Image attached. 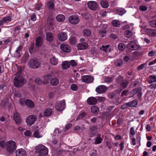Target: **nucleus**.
Listing matches in <instances>:
<instances>
[{"mask_svg": "<svg viewBox=\"0 0 156 156\" xmlns=\"http://www.w3.org/2000/svg\"><path fill=\"white\" fill-rule=\"evenodd\" d=\"M22 72V68H19L15 74V76L13 80L14 86L16 87H21L26 83V80L21 75Z\"/></svg>", "mask_w": 156, "mask_h": 156, "instance_id": "nucleus-1", "label": "nucleus"}, {"mask_svg": "<svg viewBox=\"0 0 156 156\" xmlns=\"http://www.w3.org/2000/svg\"><path fill=\"white\" fill-rule=\"evenodd\" d=\"M6 150L9 154H12L16 150L17 147L15 141L10 140L7 142L5 145Z\"/></svg>", "mask_w": 156, "mask_h": 156, "instance_id": "nucleus-2", "label": "nucleus"}, {"mask_svg": "<svg viewBox=\"0 0 156 156\" xmlns=\"http://www.w3.org/2000/svg\"><path fill=\"white\" fill-rule=\"evenodd\" d=\"M37 153L40 156H44L47 155L48 153V149L43 145H39L37 149Z\"/></svg>", "mask_w": 156, "mask_h": 156, "instance_id": "nucleus-3", "label": "nucleus"}, {"mask_svg": "<svg viewBox=\"0 0 156 156\" xmlns=\"http://www.w3.org/2000/svg\"><path fill=\"white\" fill-rule=\"evenodd\" d=\"M29 66L34 69H37L40 66L41 63L36 58L31 59L28 62Z\"/></svg>", "mask_w": 156, "mask_h": 156, "instance_id": "nucleus-4", "label": "nucleus"}, {"mask_svg": "<svg viewBox=\"0 0 156 156\" xmlns=\"http://www.w3.org/2000/svg\"><path fill=\"white\" fill-rule=\"evenodd\" d=\"M37 117L34 115H31L29 116L26 119V122L27 125L30 126L34 124L36 120Z\"/></svg>", "mask_w": 156, "mask_h": 156, "instance_id": "nucleus-5", "label": "nucleus"}, {"mask_svg": "<svg viewBox=\"0 0 156 156\" xmlns=\"http://www.w3.org/2000/svg\"><path fill=\"white\" fill-rule=\"evenodd\" d=\"M65 102L63 101H57L55 104V108L56 110L61 111L65 108Z\"/></svg>", "mask_w": 156, "mask_h": 156, "instance_id": "nucleus-6", "label": "nucleus"}, {"mask_svg": "<svg viewBox=\"0 0 156 156\" xmlns=\"http://www.w3.org/2000/svg\"><path fill=\"white\" fill-rule=\"evenodd\" d=\"M79 17L76 15H72L68 18L69 22L71 24L76 25L77 24L80 22Z\"/></svg>", "mask_w": 156, "mask_h": 156, "instance_id": "nucleus-7", "label": "nucleus"}, {"mask_svg": "<svg viewBox=\"0 0 156 156\" xmlns=\"http://www.w3.org/2000/svg\"><path fill=\"white\" fill-rule=\"evenodd\" d=\"M82 81L87 83H92L94 80V77L89 75H84L81 77Z\"/></svg>", "mask_w": 156, "mask_h": 156, "instance_id": "nucleus-8", "label": "nucleus"}, {"mask_svg": "<svg viewBox=\"0 0 156 156\" xmlns=\"http://www.w3.org/2000/svg\"><path fill=\"white\" fill-rule=\"evenodd\" d=\"M61 50L66 53H69L71 51V49L69 46L66 44L62 43L60 45Z\"/></svg>", "mask_w": 156, "mask_h": 156, "instance_id": "nucleus-9", "label": "nucleus"}, {"mask_svg": "<svg viewBox=\"0 0 156 156\" xmlns=\"http://www.w3.org/2000/svg\"><path fill=\"white\" fill-rule=\"evenodd\" d=\"M137 97L139 98V100L138 101H137V105L138 103L140 105H141L143 104V102L142 101L141 97L142 95V88L139 87L137 88Z\"/></svg>", "mask_w": 156, "mask_h": 156, "instance_id": "nucleus-10", "label": "nucleus"}, {"mask_svg": "<svg viewBox=\"0 0 156 156\" xmlns=\"http://www.w3.org/2000/svg\"><path fill=\"white\" fill-rule=\"evenodd\" d=\"M89 8L92 10H95L97 8V4L96 2L94 1H90L87 3Z\"/></svg>", "mask_w": 156, "mask_h": 156, "instance_id": "nucleus-11", "label": "nucleus"}, {"mask_svg": "<svg viewBox=\"0 0 156 156\" xmlns=\"http://www.w3.org/2000/svg\"><path fill=\"white\" fill-rule=\"evenodd\" d=\"M106 87L104 85H101L98 86L95 89L96 91L99 94H102L106 91Z\"/></svg>", "mask_w": 156, "mask_h": 156, "instance_id": "nucleus-12", "label": "nucleus"}, {"mask_svg": "<svg viewBox=\"0 0 156 156\" xmlns=\"http://www.w3.org/2000/svg\"><path fill=\"white\" fill-rule=\"evenodd\" d=\"M43 37L41 36H38L35 39V45L37 47H39L42 46L43 44Z\"/></svg>", "mask_w": 156, "mask_h": 156, "instance_id": "nucleus-13", "label": "nucleus"}, {"mask_svg": "<svg viewBox=\"0 0 156 156\" xmlns=\"http://www.w3.org/2000/svg\"><path fill=\"white\" fill-rule=\"evenodd\" d=\"M13 117L14 120L16 124L19 125L20 124L21 122V119L19 113L17 112L14 113Z\"/></svg>", "mask_w": 156, "mask_h": 156, "instance_id": "nucleus-14", "label": "nucleus"}, {"mask_svg": "<svg viewBox=\"0 0 156 156\" xmlns=\"http://www.w3.org/2000/svg\"><path fill=\"white\" fill-rule=\"evenodd\" d=\"M16 156H27V153L25 150L23 148L17 149L16 151Z\"/></svg>", "mask_w": 156, "mask_h": 156, "instance_id": "nucleus-15", "label": "nucleus"}, {"mask_svg": "<svg viewBox=\"0 0 156 156\" xmlns=\"http://www.w3.org/2000/svg\"><path fill=\"white\" fill-rule=\"evenodd\" d=\"M76 47L78 50H84L87 48L88 47V44L86 42H83L78 43L76 45Z\"/></svg>", "mask_w": 156, "mask_h": 156, "instance_id": "nucleus-16", "label": "nucleus"}, {"mask_svg": "<svg viewBox=\"0 0 156 156\" xmlns=\"http://www.w3.org/2000/svg\"><path fill=\"white\" fill-rule=\"evenodd\" d=\"M58 37L60 41H63L67 39V35L66 33L62 32L58 34Z\"/></svg>", "mask_w": 156, "mask_h": 156, "instance_id": "nucleus-17", "label": "nucleus"}, {"mask_svg": "<svg viewBox=\"0 0 156 156\" xmlns=\"http://www.w3.org/2000/svg\"><path fill=\"white\" fill-rule=\"evenodd\" d=\"M127 48L132 50H136V43L134 41H131L126 45Z\"/></svg>", "mask_w": 156, "mask_h": 156, "instance_id": "nucleus-18", "label": "nucleus"}, {"mask_svg": "<svg viewBox=\"0 0 156 156\" xmlns=\"http://www.w3.org/2000/svg\"><path fill=\"white\" fill-rule=\"evenodd\" d=\"M27 107L30 109L33 108L35 106L34 102L29 99L26 100V105Z\"/></svg>", "mask_w": 156, "mask_h": 156, "instance_id": "nucleus-19", "label": "nucleus"}, {"mask_svg": "<svg viewBox=\"0 0 156 156\" xmlns=\"http://www.w3.org/2000/svg\"><path fill=\"white\" fill-rule=\"evenodd\" d=\"M87 103L89 105H95L97 102V99L95 97H91L87 99Z\"/></svg>", "mask_w": 156, "mask_h": 156, "instance_id": "nucleus-20", "label": "nucleus"}, {"mask_svg": "<svg viewBox=\"0 0 156 156\" xmlns=\"http://www.w3.org/2000/svg\"><path fill=\"white\" fill-rule=\"evenodd\" d=\"M54 39L53 34L51 32H47L46 33V40L49 42H52Z\"/></svg>", "mask_w": 156, "mask_h": 156, "instance_id": "nucleus-21", "label": "nucleus"}, {"mask_svg": "<svg viewBox=\"0 0 156 156\" xmlns=\"http://www.w3.org/2000/svg\"><path fill=\"white\" fill-rule=\"evenodd\" d=\"M147 81L149 84L156 82V76L154 75H150L147 79Z\"/></svg>", "mask_w": 156, "mask_h": 156, "instance_id": "nucleus-22", "label": "nucleus"}, {"mask_svg": "<svg viewBox=\"0 0 156 156\" xmlns=\"http://www.w3.org/2000/svg\"><path fill=\"white\" fill-rule=\"evenodd\" d=\"M58 59L56 58L55 56H52L50 59V62L52 65L55 66L58 64Z\"/></svg>", "mask_w": 156, "mask_h": 156, "instance_id": "nucleus-23", "label": "nucleus"}, {"mask_svg": "<svg viewBox=\"0 0 156 156\" xmlns=\"http://www.w3.org/2000/svg\"><path fill=\"white\" fill-rule=\"evenodd\" d=\"M146 32L149 36H151L152 37L156 36V30L147 29L146 30Z\"/></svg>", "mask_w": 156, "mask_h": 156, "instance_id": "nucleus-24", "label": "nucleus"}, {"mask_svg": "<svg viewBox=\"0 0 156 156\" xmlns=\"http://www.w3.org/2000/svg\"><path fill=\"white\" fill-rule=\"evenodd\" d=\"M54 1V0H51L48 2L47 5L49 9L52 10L54 8L55 5Z\"/></svg>", "mask_w": 156, "mask_h": 156, "instance_id": "nucleus-25", "label": "nucleus"}, {"mask_svg": "<svg viewBox=\"0 0 156 156\" xmlns=\"http://www.w3.org/2000/svg\"><path fill=\"white\" fill-rule=\"evenodd\" d=\"M101 135L100 134H98L97 135L95 141V144H100L103 141V138L101 137Z\"/></svg>", "mask_w": 156, "mask_h": 156, "instance_id": "nucleus-26", "label": "nucleus"}, {"mask_svg": "<svg viewBox=\"0 0 156 156\" xmlns=\"http://www.w3.org/2000/svg\"><path fill=\"white\" fill-rule=\"evenodd\" d=\"M59 83L58 79L56 77H54L51 79L50 81V84L53 86L57 85Z\"/></svg>", "mask_w": 156, "mask_h": 156, "instance_id": "nucleus-27", "label": "nucleus"}, {"mask_svg": "<svg viewBox=\"0 0 156 156\" xmlns=\"http://www.w3.org/2000/svg\"><path fill=\"white\" fill-rule=\"evenodd\" d=\"M52 77V74H51L48 73L44 75L43 76V78L44 79V82L46 83H48Z\"/></svg>", "mask_w": 156, "mask_h": 156, "instance_id": "nucleus-28", "label": "nucleus"}, {"mask_svg": "<svg viewBox=\"0 0 156 156\" xmlns=\"http://www.w3.org/2000/svg\"><path fill=\"white\" fill-rule=\"evenodd\" d=\"M83 33L84 36L87 37L90 36L91 34L90 30L88 29H85L83 31Z\"/></svg>", "mask_w": 156, "mask_h": 156, "instance_id": "nucleus-29", "label": "nucleus"}, {"mask_svg": "<svg viewBox=\"0 0 156 156\" xmlns=\"http://www.w3.org/2000/svg\"><path fill=\"white\" fill-rule=\"evenodd\" d=\"M101 7L104 8H107L109 6L108 2L106 0H102L100 2Z\"/></svg>", "mask_w": 156, "mask_h": 156, "instance_id": "nucleus-30", "label": "nucleus"}, {"mask_svg": "<svg viewBox=\"0 0 156 156\" xmlns=\"http://www.w3.org/2000/svg\"><path fill=\"white\" fill-rule=\"evenodd\" d=\"M65 16L62 14H59L56 17L57 20L59 22L63 21L65 20Z\"/></svg>", "mask_w": 156, "mask_h": 156, "instance_id": "nucleus-31", "label": "nucleus"}, {"mask_svg": "<svg viewBox=\"0 0 156 156\" xmlns=\"http://www.w3.org/2000/svg\"><path fill=\"white\" fill-rule=\"evenodd\" d=\"M116 12L118 15L122 16L126 12V11L124 9L119 8L116 10Z\"/></svg>", "mask_w": 156, "mask_h": 156, "instance_id": "nucleus-32", "label": "nucleus"}, {"mask_svg": "<svg viewBox=\"0 0 156 156\" xmlns=\"http://www.w3.org/2000/svg\"><path fill=\"white\" fill-rule=\"evenodd\" d=\"M114 63L116 66L119 67L122 65L123 61L121 59H117L115 61Z\"/></svg>", "mask_w": 156, "mask_h": 156, "instance_id": "nucleus-33", "label": "nucleus"}, {"mask_svg": "<svg viewBox=\"0 0 156 156\" xmlns=\"http://www.w3.org/2000/svg\"><path fill=\"white\" fill-rule=\"evenodd\" d=\"M70 66L69 62L67 61L63 62L62 64V67L64 69H67Z\"/></svg>", "mask_w": 156, "mask_h": 156, "instance_id": "nucleus-34", "label": "nucleus"}, {"mask_svg": "<svg viewBox=\"0 0 156 156\" xmlns=\"http://www.w3.org/2000/svg\"><path fill=\"white\" fill-rule=\"evenodd\" d=\"M52 112L51 109H46L44 112V115L45 116L47 117L50 115L52 114Z\"/></svg>", "mask_w": 156, "mask_h": 156, "instance_id": "nucleus-35", "label": "nucleus"}, {"mask_svg": "<svg viewBox=\"0 0 156 156\" xmlns=\"http://www.w3.org/2000/svg\"><path fill=\"white\" fill-rule=\"evenodd\" d=\"M33 136L34 137L39 138L42 137V135L40 134L39 130H37L34 132Z\"/></svg>", "mask_w": 156, "mask_h": 156, "instance_id": "nucleus-36", "label": "nucleus"}, {"mask_svg": "<svg viewBox=\"0 0 156 156\" xmlns=\"http://www.w3.org/2000/svg\"><path fill=\"white\" fill-rule=\"evenodd\" d=\"M124 35L125 37L127 38H130L133 35V32L131 30H127L125 31Z\"/></svg>", "mask_w": 156, "mask_h": 156, "instance_id": "nucleus-37", "label": "nucleus"}, {"mask_svg": "<svg viewBox=\"0 0 156 156\" xmlns=\"http://www.w3.org/2000/svg\"><path fill=\"white\" fill-rule=\"evenodd\" d=\"M91 111L92 113L95 114L98 112L99 109L98 106H93L91 108Z\"/></svg>", "mask_w": 156, "mask_h": 156, "instance_id": "nucleus-38", "label": "nucleus"}, {"mask_svg": "<svg viewBox=\"0 0 156 156\" xmlns=\"http://www.w3.org/2000/svg\"><path fill=\"white\" fill-rule=\"evenodd\" d=\"M112 25L115 27H119L120 25V22L118 20H114L112 22Z\"/></svg>", "mask_w": 156, "mask_h": 156, "instance_id": "nucleus-39", "label": "nucleus"}, {"mask_svg": "<svg viewBox=\"0 0 156 156\" xmlns=\"http://www.w3.org/2000/svg\"><path fill=\"white\" fill-rule=\"evenodd\" d=\"M87 116L86 113L85 112H81L76 118V120L82 119Z\"/></svg>", "mask_w": 156, "mask_h": 156, "instance_id": "nucleus-40", "label": "nucleus"}, {"mask_svg": "<svg viewBox=\"0 0 156 156\" xmlns=\"http://www.w3.org/2000/svg\"><path fill=\"white\" fill-rule=\"evenodd\" d=\"M11 18L10 16H7L4 17L2 19V21L3 23H7L11 21Z\"/></svg>", "mask_w": 156, "mask_h": 156, "instance_id": "nucleus-41", "label": "nucleus"}, {"mask_svg": "<svg viewBox=\"0 0 156 156\" xmlns=\"http://www.w3.org/2000/svg\"><path fill=\"white\" fill-rule=\"evenodd\" d=\"M99 34L102 37H104L106 36V32L104 29L100 30L99 31Z\"/></svg>", "mask_w": 156, "mask_h": 156, "instance_id": "nucleus-42", "label": "nucleus"}, {"mask_svg": "<svg viewBox=\"0 0 156 156\" xmlns=\"http://www.w3.org/2000/svg\"><path fill=\"white\" fill-rule=\"evenodd\" d=\"M98 129V126L95 125L91 126L90 127V130L92 132H96Z\"/></svg>", "mask_w": 156, "mask_h": 156, "instance_id": "nucleus-43", "label": "nucleus"}, {"mask_svg": "<svg viewBox=\"0 0 156 156\" xmlns=\"http://www.w3.org/2000/svg\"><path fill=\"white\" fill-rule=\"evenodd\" d=\"M34 46V43L33 42L30 45V46L29 47L28 49L29 52L30 54H32L33 52V50Z\"/></svg>", "mask_w": 156, "mask_h": 156, "instance_id": "nucleus-44", "label": "nucleus"}, {"mask_svg": "<svg viewBox=\"0 0 156 156\" xmlns=\"http://www.w3.org/2000/svg\"><path fill=\"white\" fill-rule=\"evenodd\" d=\"M116 94L113 92H109L108 94V97L111 99H114L116 96Z\"/></svg>", "mask_w": 156, "mask_h": 156, "instance_id": "nucleus-45", "label": "nucleus"}, {"mask_svg": "<svg viewBox=\"0 0 156 156\" xmlns=\"http://www.w3.org/2000/svg\"><path fill=\"white\" fill-rule=\"evenodd\" d=\"M132 56L130 58V60L133 61L136 59V51H134L132 53Z\"/></svg>", "mask_w": 156, "mask_h": 156, "instance_id": "nucleus-46", "label": "nucleus"}, {"mask_svg": "<svg viewBox=\"0 0 156 156\" xmlns=\"http://www.w3.org/2000/svg\"><path fill=\"white\" fill-rule=\"evenodd\" d=\"M123 80V77L121 75H119L116 79V81L118 83H121Z\"/></svg>", "mask_w": 156, "mask_h": 156, "instance_id": "nucleus-47", "label": "nucleus"}, {"mask_svg": "<svg viewBox=\"0 0 156 156\" xmlns=\"http://www.w3.org/2000/svg\"><path fill=\"white\" fill-rule=\"evenodd\" d=\"M23 48V46L22 45H20L18 47L16 48V50L15 53H18L19 54V56L21 55V53L20 52V51H21Z\"/></svg>", "mask_w": 156, "mask_h": 156, "instance_id": "nucleus-48", "label": "nucleus"}, {"mask_svg": "<svg viewBox=\"0 0 156 156\" xmlns=\"http://www.w3.org/2000/svg\"><path fill=\"white\" fill-rule=\"evenodd\" d=\"M104 80L105 82L108 83L112 82V78L111 77L108 76L105 78Z\"/></svg>", "mask_w": 156, "mask_h": 156, "instance_id": "nucleus-49", "label": "nucleus"}, {"mask_svg": "<svg viewBox=\"0 0 156 156\" xmlns=\"http://www.w3.org/2000/svg\"><path fill=\"white\" fill-rule=\"evenodd\" d=\"M69 41L71 44H74L76 43V38L74 37H71L70 38Z\"/></svg>", "mask_w": 156, "mask_h": 156, "instance_id": "nucleus-50", "label": "nucleus"}, {"mask_svg": "<svg viewBox=\"0 0 156 156\" xmlns=\"http://www.w3.org/2000/svg\"><path fill=\"white\" fill-rule=\"evenodd\" d=\"M47 23L50 26H51L54 23V20L53 19L50 17H48L47 19Z\"/></svg>", "mask_w": 156, "mask_h": 156, "instance_id": "nucleus-51", "label": "nucleus"}, {"mask_svg": "<svg viewBox=\"0 0 156 156\" xmlns=\"http://www.w3.org/2000/svg\"><path fill=\"white\" fill-rule=\"evenodd\" d=\"M42 4L41 3H36L35 5V8L37 10H39L42 8Z\"/></svg>", "mask_w": 156, "mask_h": 156, "instance_id": "nucleus-52", "label": "nucleus"}, {"mask_svg": "<svg viewBox=\"0 0 156 156\" xmlns=\"http://www.w3.org/2000/svg\"><path fill=\"white\" fill-rule=\"evenodd\" d=\"M118 48L120 50L122 51L125 48V45L123 43H119L118 45Z\"/></svg>", "mask_w": 156, "mask_h": 156, "instance_id": "nucleus-53", "label": "nucleus"}, {"mask_svg": "<svg viewBox=\"0 0 156 156\" xmlns=\"http://www.w3.org/2000/svg\"><path fill=\"white\" fill-rule=\"evenodd\" d=\"M70 88L72 90L76 91L78 90V87L76 84H72L70 86Z\"/></svg>", "mask_w": 156, "mask_h": 156, "instance_id": "nucleus-54", "label": "nucleus"}, {"mask_svg": "<svg viewBox=\"0 0 156 156\" xmlns=\"http://www.w3.org/2000/svg\"><path fill=\"white\" fill-rule=\"evenodd\" d=\"M128 84V82L127 81H125L124 82H122L120 85L121 87L125 89L127 87Z\"/></svg>", "mask_w": 156, "mask_h": 156, "instance_id": "nucleus-55", "label": "nucleus"}, {"mask_svg": "<svg viewBox=\"0 0 156 156\" xmlns=\"http://www.w3.org/2000/svg\"><path fill=\"white\" fill-rule=\"evenodd\" d=\"M19 103L21 105H26V100L24 98H21L19 100Z\"/></svg>", "mask_w": 156, "mask_h": 156, "instance_id": "nucleus-56", "label": "nucleus"}, {"mask_svg": "<svg viewBox=\"0 0 156 156\" xmlns=\"http://www.w3.org/2000/svg\"><path fill=\"white\" fill-rule=\"evenodd\" d=\"M35 82L38 85H41L42 83V81L40 79L38 78L36 79Z\"/></svg>", "mask_w": 156, "mask_h": 156, "instance_id": "nucleus-57", "label": "nucleus"}, {"mask_svg": "<svg viewBox=\"0 0 156 156\" xmlns=\"http://www.w3.org/2000/svg\"><path fill=\"white\" fill-rule=\"evenodd\" d=\"M12 39V38L9 37L8 39L3 41L4 42V44L7 45L9 42L11 41Z\"/></svg>", "mask_w": 156, "mask_h": 156, "instance_id": "nucleus-58", "label": "nucleus"}, {"mask_svg": "<svg viewBox=\"0 0 156 156\" xmlns=\"http://www.w3.org/2000/svg\"><path fill=\"white\" fill-rule=\"evenodd\" d=\"M36 15L35 13L33 14L30 17L31 20L33 21H35L36 20Z\"/></svg>", "mask_w": 156, "mask_h": 156, "instance_id": "nucleus-59", "label": "nucleus"}, {"mask_svg": "<svg viewBox=\"0 0 156 156\" xmlns=\"http://www.w3.org/2000/svg\"><path fill=\"white\" fill-rule=\"evenodd\" d=\"M70 65L73 67H74L76 66L77 64L76 62L74 60H71L69 62Z\"/></svg>", "mask_w": 156, "mask_h": 156, "instance_id": "nucleus-60", "label": "nucleus"}, {"mask_svg": "<svg viewBox=\"0 0 156 156\" xmlns=\"http://www.w3.org/2000/svg\"><path fill=\"white\" fill-rule=\"evenodd\" d=\"M136 93V88H135L130 93L131 97H133L135 94Z\"/></svg>", "mask_w": 156, "mask_h": 156, "instance_id": "nucleus-61", "label": "nucleus"}, {"mask_svg": "<svg viewBox=\"0 0 156 156\" xmlns=\"http://www.w3.org/2000/svg\"><path fill=\"white\" fill-rule=\"evenodd\" d=\"M147 9V6L145 5H141L140 7V9L143 11H146Z\"/></svg>", "mask_w": 156, "mask_h": 156, "instance_id": "nucleus-62", "label": "nucleus"}, {"mask_svg": "<svg viewBox=\"0 0 156 156\" xmlns=\"http://www.w3.org/2000/svg\"><path fill=\"white\" fill-rule=\"evenodd\" d=\"M24 134L26 136H30L31 135L32 133L30 131L27 130L24 132Z\"/></svg>", "mask_w": 156, "mask_h": 156, "instance_id": "nucleus-63", "label": "nucleus"}, {"mask_svg": "<svg viewBox=\"0 0 156 156\" xmlns=\"http://www.w3.org/2000/svg\"><path fill=\"white\" fill-rule=\"evenodd\" d=\"M150 25L152 27L156 28V20H154L151 21V22Z\"/></svg>", "mask_w": 156, "mask_h": 156, "instance_id": "nucleus-64", "label": "nucleus"}]
</instances>
